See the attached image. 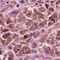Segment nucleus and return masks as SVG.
I'll return each instance as SVG.
<instances>
[{
    "instance_id": "cd10ccee",
    "label": "nucleus",
    "mask_w": 60,
    "mask_h": 60,
    "mask_svg": "<svg viewBox=\"0 0 60 60\" xmlns=\"http://www.w3.org/2000/svg\"><path fill=\"white\" fill-rule=\"evenodd\" d=\"M49 51L50 52V50H51L49 48Z\"/></svg>"
},
{
    "instance_id": "423d86ee",
    "label": "nucleus",
    "mask_w": 60,
    "mask_h": 60,
    "mask_svg": "<svg viewBox=\"0 0 60 60\" xmlns=\"http://www.w3.org/2000/svg\"><path fill=\"white\" fill-rule=\"evenodd\" d=\"M50 11H52V12L54 11V9L52 8H51L50 9Z\"/></svg>"
},
{
    "instance_id": "aec40b11",
    "label": "nucleus",
    "mask_w": 60,
    "mask_h": 60,
    "mask_svg": "<svg viewBox=\"0 0 60 60\" xmlns=\"http://www.w3.org/2000/svg\"><path fill=\"white\" fill-rule=\"evenodd\" d=\"M21 3H22V4H23V3H24V1H23V0H22L21 1Z\"/></svg>"
},
{
    "instance_id": "39448f33",
    "label": "nucleus",
    "mask_w": 60,
    "mask_h": 60,
    "mask_svg": "<svg viewBox=\"0 0 60 60\" xmlns=\"http://www.w3.org/2000/svg\"><path fill=\"white\" fill-rule=\"evenodd\" d=\"M45 5L48 10V9L49 7V5L48 4H45Z\"/></svg>"
},
{
    "instance_id": "f704fd0d",
    "label": "nucleus",
    "mask_w": 60,
    "mask_h": 60,
    "mask_svg": "<svg viewBox=\"0 0 60 60\" xmlns=\"http://www.w3.org/2000/svg\"><path fill=\"white\" fill-rule=\"evenodd\" d=\"M42 31H44V30L43 29L42 30Z\"/></svg>"
},
{
    "instance_id": "7c9ffc66",
    "label": "nucleus",
    "mask_w": 60,
    "mask_h": 60,
    "mask_svg": "<svg viewBox=\"0 0 60 60\" xmlns=\"http://www.w3.org/2000/svg\"><path fill=\"white\" fill-rule=\"evenodd\" d=\"M35 26H37V24H35Z\"/></svg>"
},
{
    "instance_id": "9b49d317",
    "label": "nucleus",
    "mask_w": 60,
    "mask_h": 60,
    "mask_svg": "<svg viewBox=\"0 0 60 60\" xmlns=\"http://www.w3.org/2000/svg\"><path fill=\"white\" fill-rule=\"evenodd\" d=\"M9 59V60H13V59L12 58H11V57H9L8 58Z\"/></svg>"
},
{
    "instance_id": "603ef678",
    "label": "nucleus",
    "mask_w": 60,
    "mask_h": 60,
    "mask_svg": "<svg viewBox=\"0 0 60 60\" xmlns=\"http://www.w3.org/2000/svg\"><path fill=\"white\" fill-rule=\"evenodd\" d=\"M23 40H24V39H23Z\"/></svg>"
},
{
    "instance_id": "a19ab883",
    "label": "nucleus",
    "mask_w": 60,
    "mask_h": 60,
    "mask_svg": "<svg viewBox=\"0 0 60 60\" xmlns=\"http://www.w3.org/2000/svg\"><path fill=\"white\" fill-rule=\"evenodd\" d=\"M4 32H6V30H4Z\"/></svg>"
},
{
    "instance_id": "6ab92c4d",
    "label": "nucleus",
    "mask_w": 60,
    "mask_h": 60,
    "mask_svg": "<svg viewBox=\"0 0 60 60\" xmlns=\"http://www.w3.org/2000/svg\"><path fill=\"white\" fill-rule=\"evenodd\" d=\"M8 49H11V46H9L8 47Z\"/></svg>"
},
{
    "instance_id": "412c9836",
    "label": "nucleus",
    "mask_w": 60,
    "mask_h": 60,
    "mask_svg": "<svg viewBox=\"0 0 60 60\" xmlns=\"http://www.w3.org/2000/svg\"><path fill=\"white\" fill-rule=\"evenodd\" d=\"M51 5L52 6H54V4H51Z\"/></svg>"
},
{
    "instance_id": "1a4fd4ad",
    "label": "nucleus",
    "mask_w": 60,
    "mask_h": 60,
    "mask_svg": "<svg viewBox=\"0 0 60 60\" xmlns=\"http://www.w3.org/2000/svg\"><path fill=\"white\" fill-rule=\"evenodd\" d=\"M10 26L11 27V28H12V29L14 28V27L13 26V24H11L10 25Z\"/></svg>"
},
{
    "instance_id": "f03ea898",
    "label": "nucleus",
    "mask_w": 60,
    "mask_h": 60,
    "mask_svg": "<svg viewBox=\"0 0 60 60\" xmlns=\"http://www.w3.org/2000/svg\"><path fill=\"white\" fill-rule=\"evenodd\" d=\"M11 35V33H8L7 34H6V35H4L2 37L3 38H4V39L5 38H8L9 37V36Z\"/></svg>"
},
{
    "instance_id": "6e6552de",
    "label": "nucleus",
    "mask_w": 60,
    "mask_h": 60,
    "mask_svg": "<svg viewBox=\"0 0 60 60\" xmlns=\"http://www.w3.org/2000/svg\"><path fill=\"white\" fill-rule=\"evenodd\" d=\"M27 38V36H26V35H25L24 36V37L23 38V39H25V38L26 39Z\"/></svg>"
},
{
    "instance_id": "de8ad7c7",
    "label": "nucleus",
    "mask_w": 60,
    "mask_h": 60,
    "mask_svg": "<svg viewBox=\"0 0 60 60\" xmlns=\"http://www.w3.org/2000/svg\"><path fill=\"white\" fill-rule=\"evenodd\" d=\"M16 29H15V31H17V30H16Z\"/></svg>"
},
{
    "instance_id": "bb28decb",
    "label": "nucleus",
    "mask_w": 60,
    "mask_h": 60,
    "mask_svg": "<svg viewBox=\"0 0 60 60\" xmlns=\"http://www.w3.org/2000/svg\"><path fill=\"white\" fill-rule=\"evenodd\" d=\"M2 42L3 43H5V42H4V41H2Z\"/></svg>"
},
{
    "instance_id": "e433bc0d",
    "label": "nucleus",
    "mask_w": 60,
    "mask_h": 60,
    "mask_svg": "<svg viewBox=\"0 0 60 60\" xmlns=\"http://www.w3.org/2000/svg\"><path fill=\"white\" fill-rule=\"evenodd\" d=\"M28 50H27V51H29V49H28Z\"/></svg>"
},
{
    "instance_id": "f257e3e1",
    "label": "nucleus",
    "mask_w": 60,
    "mask_h": 60,
    "mask_svg": "<svg viewBox=\"0 0 60 60\" xmlns=\"http://www.w3.org/2000/svg\"><path fill=\"white\" fill-rule=\"evenodd\" d=\"M55 18H57V15H55L54 16V15H52L51 17L49 18V19H51L52 22V23H53H53H55V20L54 19Z\"/></svg>"
},
{
    "instance_id": "79ce46f5",
    "label": "nucleus",
    "mask_w": 60,
    "mask_h": 60,
    "mask_svg": "<svg viewBox=\"0 0 60 60\" xmlns=\"http://www.w3.org/2000/svg\"><path fill=\"white\" fill-rule=\"evenodd\" d=\"M58 2H59V3H60V1H58Z\"/></svg>"
},
{
    "instance_id": "0eeeda50",
    "label": "nucleus",
    "mask_w": 60,
    "mask_h": 60,
    "mask_svg": "<svg viewBox=\"0 0 60 60\" xmlns=\"http://www.w3.org/2000/svg\"><path fill=\"white\" fill-rule=\"evenodd\" d=\"M31 52H34L35 53H36V52L34 50H31Z\"/></svg>"
},
{
    "instance_id": "7ed1b4c3",
    "label": "nucleus",
    "mask_w": 60,
    "mask_h": 60,
    "mask_svg": "<svg viewBox=\"0 0 60 60\" xmlns=\"http://www.w3.org/2000/svg\"><path fill=\"white\" fill-rule=\"evenodd\" d=\"M41 56L44 58H49V56L46 55H42Z\"/></svg>"
},
{
    "instance_id": "c85d7f7f",
    "label": "nucleus",
    "mask_w": 60,
    "mask_h": 60,
    "mask_svg": "<svg viewBox=\"0 0 60 60\" xmlns=\"http://www.w3.org/2000/svg\"><path fill=\"white\" fill-rule=\"evenodd\" d=\"M36 57H39V56H38L37 55H36Z\"/></svg>"
},
{
    "instance_id": "f3484780",
    "label": "nucleus",
    "mask_w": 60,
    "mask_h": 60,
    "mask_svg": "<svg viewBox=\"0 0 60 60\" xmlns=\"http://www.w3.org/2000/svg\"><path fill=\"white\" fill-rule=\"evenodd\" d=\"M42 0H41L40 1H39V3H42Z\"/></svg>"
},
{
    "instance_id": "c756f323",
    "label": "nucleus",
    "mask_w": 60,
    "mask_h": 60,
    "mask_svg": "<svg viewBox=\"0 0 60 60\" xmlns=\"http://www.w3.org/2000/svg\"><path fill=\"white\" fill-rule=\"evenodd\" d=\"M2 54V52H1V51H0V54Z\"/></svg>"
},
{
    "instance_id": "4468645a",
    "label": "nucleus",
    "mask_w": 60,
    "mask_h": 60,
    "mask_svg": "<svg viewBox=\"0 0 60 60\" xmlns=\"http://www.w3.org/2000/svg\"><path fill=\"white\" fill-rule=\"evenodd\" d=\"M51 54H54V52L53 51H52L51 52Z\"/></svg>"
},
{
    "instance_id": "393cba45",
    "label": "nucleus",
    "mask_w": 60,
    "mask_h": 60,
    "mask_svg": "<svg viewBox=\"0 0 60 60\" xmlns=\"http://www.w3.org/2000/svg\"><path fill=\"white\" fill-rule=\"evenodd\" d=\"M51 3H54V2L53 1H51Z\"/></svg>"
},
{
    "instance_id": "a211bd4d",
    "label": "nucleus",
    "mask_w": 60,
    "mask_h": 60,
    "mask_svg": "<svg viewBox=\"0 0 60 60\" xmlns=\"http://www.w3.org/2000/svg\"><path fill=\"white\" fill-rule=\"evenodd\" d=\"M33 34H30V36L31 37H32L33 36Z\"/></svg>"
},
{
    "instance_id": "49530a36",
    "label": "nucleus",
    "mask_w": 60,
    "mask_h": 60,
    "mask_svg": "<svg viewBox=\"0 0 60 60\" xmlns=\"http://www.w3.org/2000/svg\"><path fill=\"white\" fill-rule=\"evenodd\" d=\"M50 14H51V13H50Z\"/></svg>"
},
{
    "instance_id": "473e14b6",
    "label": "nucleus",
    "mask_w": 60,
    "mask_h": 60,
    "mask_svg": "<svg viewBox=\"0 0 60 60\" xmlns=\"http://www.w3.org/2000/svg\"><path fill=\"white\" fill-rule=\"evenodd\" d=\"M7 4H8V3H9V2L7 1Z\"/></svg>"
},
{
    "instance_id": "72a5a7b5",
    "label": "nucleus",
    "mask_w": 60,
    "mask_h": 60,
    "mask_svg": "<svg viewBox=\"0 0 60 60\" xmlns=\"http://www.w3.org/2000/svg\"><path fill=\"white\" fill-rule=\"evenodd\" d=\"M20 33H23V31H21Z\"/></svg>"
},
{
    "instance_id": "a18cd8bd",
    "label": "nucleus",
    "mask_w": 60,
    "mask_h": 60,
    "mask_svg": "<svg viewBox=\"0 0 60 60\" xmlns=\"http://www.w3.org/2000/svg\"><path fill=\"white\" fill-rule=\"evenodd\" d=\"M26 59V58H24V59Z\"/></svg>"
},
{
    "instance_id": "c03bdc74",
    "label": "nucleus",
    "mask_w": 60,
    "mask_h": 60,
    "mask_svg": "<svg viewBox=\"0 0 60 60\" xmlns=\"http://www.w3.org/2000/svg\"><path fill=\"white\" fill-rule=\"evenodd\" d=\"M57 60H60L59 59H57Z\"/></svg>"
},
{
    "instance_id": "c9c22d12",
    "label": "nucleus",
    "mask_w": 60,
    "mask_h": 60,
    "mask_svg": "<svg viewBox=\"0 0 60 60\" xmlns=\"http://www.w3.org/2000/svg\"><path fill=\"white\" fill-rule=\"evenodd\" d=\"M33 2H34V1H36V0H33Z\"/></svg>"
},
{
    "instance_id": "9d476101",
    "label": "nucleus",
    "mask_w": 60,
    "mask_h": 60,
    "mask_svg": "<svg viewBox=\"0 0 60 60\" xmlns=\"http://www.w3.org/2000/svg\"><path fill=\"white\" fill-rule=\"evenodd\" d=\"M15 38L17 40H19V37H16Z\"/></svg>"
},
{
    "instance_id": "09e8293b",
    "label": "nucleus",
    "mask_w": 60,
    "mask_h": 60,
    "mask_svg": "<svg viewBox=\"0 0 60 60\" xmlns=\"http://www.w3.org/2000/svg\"><path fill=\"white\" fill-rule=\"evenodd\" d=\"M30 41V40H28V41Z\"/></svg>"
},
{
    "instance_id": "37998d69",
    "label": "nucleus",
    "mask_w": 60,
    "mask_h": 60,
    "mask_svg": "<svg viewBox=\"0 0 60 60\" xmlns=\"http://www.w3.org/2000/svg\"><path fill=\"white\" fill-rule=\"evenodd\" d=\"M26 32H27V30H26Z\"/></svg>"
},
{
    "instance_id": "20e7f679",
    "label": "nucleus",
    "mask_w": 60,
    "mask_h": 60,
    "mask_svg": "<svg viewBox=\"0 0 60 60\" xmlns=\"http://www.w3.org/2000/svg\"><path fill=\"white\" fill-rule=\"evenodd\" d=\"M11 14H15L16 13V11H13L11 12Z\"/></svg>"
},
{
    "instance_id": "4be33fe9",
    "label": "nucleus",
    "mask_w": 60,
    "mask_h": 60,
    "mask_svg": "<svg viewBox=\"0 0 60 60\" xmlns=\"http://www.w3.org/2000/svg\"><path fill=\"white\" fill-rule=\"evenodd\" d=\"M7 24H9V22H8V20H7Z\"/></svg>"
},
{
    "instance_id": "58836bf2",
    "label": "nucleus",
    "mask_w": 60,
    "mask_h": 60,
    "mask_svg": "<svg viewBox=\"0 0 60 60\" xmlns=\"http://www.w3.org/2000/svg\"><path fill=\"white\" fill-rule=\"evenodd\" d=\"M11 7H13V6H11Z\"/></svg>"
},
{
    "instance_id": "ddd939ff",
    "label": "nucleus",
    "mask_w": 60,
    "mask_h": 60,
    "mask_svg": "<svg viewBox=\"0 0 60 60\" xmlns=\"http://www.w3.org/2000/svg\"><path fill=\"white\" fill-rule=\"evenodd\" d=\"M1 4L2 5H4V1H2Z\"/></svg>"
},
{
    "instance_id": "2eb2a0df",
    "label": "nucleus",
    "mask_w": 60,
    "mask_h": 60,
    "mask_svg": "<svg viewBox=\"0 0 60 60\" xmlns=\"http://www.w3.org/2000/svg\"><path fill=\"white\" fill-rule=\"evenodd\" d=\"M40 26H44V24L43 23H41L40 24Z\"/></svg>"
},
{
    "instance_id": "b1692460",
    "label": "nucleus",
    "mask_w": 60,
    "mask_h": 60,
    "mask_svg": "<svg viewBox=\"0 0 60 60\" xmlns=\"http://www.w3.org/2000/svg\"><path fill=\"white\" fill-rule=\"evenodd\" d=\"M17 7H19V5L18 4H17Z\"/></svg>"
},
{
    "instance_id": "3c124183",
    "label": "nucleus",
    "mask_w": 60,
    "mask_h": 60,
    "mask_svg": "<svg viewBox=\"0 0 60 60\" xmlns=\"http://www.w3.org/2000/svg\"><path fill=\"white\" fill-rule=\"evenodd\" d=\"M9 27H10V26H9Z\"/></svg>"
},
{
    "instance_id": "2f4dec72",
    "label": "nucleus",
    "mask_w": 60,
    "mask_h": 60,
    "mask_svg": "<svg viewBox=\"0 0 60 60\" xmlns=\"http://www.w3.org/2000/svg\"><path fill=\"white\" fill-rule=\"evenodd\" d=\"M4 55L5 56H6H6H7V55H6V54H4Z\"/></svg>"
},
{
    "instance_id": "ea45409f",
    "label": "nucleus",
    "mask_w": 60,
    "mask_h": 60,
    "mask_svg": "<svg viewBox=\"0 0 60 60\" xmlns=\"http://www.w3.org/2000/svg\"><path fill=\"white\" fill-rule=\"evenodd\" d=\"M1 17H2V16H3V15H1Z\"/></svg>"
},
{
    "instance_id": "8fccbe9b",
    "label": "nucleus",
    "mask_w": 60,
    "mask_h": 60,
    "mask_svg": "<svg viewBox=\"0 0 60 60\" xmlns=\"http://www.w3.org/2000/svg\"><path fill=\"white\" fill-rule=\"evenodd\" d=\"M40 42H41V41H40Z\"/></svg>"
},
{
    "instance_id": "4c0bfd02",
    "label": "nucleus",
    "mask_w": 60,
    "mask_h": 60,
    "mask_svg": "<svg viewBox=\"0 0 60 60\" xmlns=\"http://www.w3.org/2000/svg\"><path fill=\"white\" fill-rule=\"evenodd\" d=\"M0 23H2V22H1V21H0Z\"/></svg>"
},
{
    "instance_id": "5701e85b",
    "label": "nucleus",
    "mask_w": 60,
    "mask_h": 60,
    "mask_svg": "<svg viewBox=\"0 0 60 60\" xmlns=\"http://www.w3.org/2000/svg\"><path fill=\"white\" fill-rule=\"evenodd\" d=\"M38 3H37L35 4V5H38Z\"/></svg>"
},
{
    "instance_id": "a878e982",
    "label": "nucleus",
    "mask_w": 60,
    "mask_h": 60,
    "mask_svg": "<svg viewBox=\"0 0 60 60\" xmlns=\"http://www.w3.org/2000/svg\"><path fill=\"white\" fill-rule=\"evenodd\" d=\"M42 5L41 4H40L39 5L40 6H42Z\"/></svg>"
},
{
    "instance_id": "dca6fc26",
    "label": "nucleus",
    "mask_w": 60,
    "mask_h": 60,
    "mask_svg": "<svg viewBox=\"0 0 60 60\" xmlns=\"http://www.w3.org/2000/svg\"><path fill=\"white\" fill-rule=\"evenodd\" d=\"M46 53L47 54H49V51H47L46 52Z\"/></svg>"
},
{
    "instance_id": "f8f14e48",
    "label": "nucleus",
    "mask_w": 60,
    "mask_h": 60,
    "mask_svg": "<svg viewBox=\"0 0 60 60\" xmlns=\"http://www.w3.org/2000/svg\"><path fill=\"white\" fill-rule=\"evenodd\" d=\"M37 44H35L34 45V48H36L37 47Z\"/></svg>"
}]
</instances>
